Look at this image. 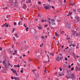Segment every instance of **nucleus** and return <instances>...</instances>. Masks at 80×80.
Segmentation results:
<instances>
[{"label":"nucleus","mask_w":80,"mask_h":80,"mask_svg":"<svg viewBox=\"0 0 80 80\" xmlns=\"http://www.w3.org/2000/svg\"><path fill=\"white\" fill-rule=\"evenodd\" d=\"M67 60H68V58H67V57H65V60L66 61H67Z\"/></svg>","instance_id":"30"},{"label":"nucleus","mask_w":80,"mask_h":80,"mask_svg":"<svg viewBox=\"0 0 80 80\" xmlns=\"http://www.w3.org/2000/svg\"><path fill=\"white\" fill-rule=\"evenodd\" d=\"M48 25H45V27H48Z\"/></svg>","instance_id":"58"},{"label":"nucleus","mask_w":80,"mask_h":80,"mask_svg":"<svg viewBox=\"0 0 80 80\" xmlns=\"http://www.w3.org/2000/svg\"><path fill=\"white\" fill-rule=\"evenodd\" d=\"M67 36V38H66L67 40H70V38L69 37L68 38V36Z\"/></svg>","instance_id":"23"},{"label":"nucleus","mask_w":80,"mask_h":80,"mask_svg":"<svg viewBox=\"0 0 80 80\" xmlns=\"http://www.w3.org/2000/svg\"><path fill=\"white\" fill-rule=\"evenodd\" d=\"M21 73H23V70H21Z\"/></svg>","instance_id":"60"},{"label":"nucleus","mask_w":80,"mask_h":80,"mask_svg":"<svg viewBox=\"0 0 80 80\" xmlns=\"http://www.w3.org/2000/svg\"><path fill=\"white\" fill-rule=\"evenodd\" d=\"M72 32V34L73 35H75L76 34V31H75L72 30L71 31Z\"/></svg>","instance_id":"6"},{"label":"nucleus","mask_w":80,"mask_h":80,"mask_svg":"<svg viewBox=\"0 0 80 80\" xmlns=\"http://www.w3.org/2000/svg\"><path fill=\"white\" fill-rule=\"evenodd\" d=\"M12 40H13V41H14V42H15L17 41V40H16V39L15 38V37H13L12 38Z\"/></svg>","instance_id":"10"},{"label":"nucleus","mask_w":80,"mask_h":80,"mask_svg":"<svg viewBox=\"0 0 80 80\" xmlns=\"http://www.w3.org/2000/svg\"><path fill=\"white\" fill-rule=\"evenodd\" d=\"M37 27H38L39 30H42V28L41 27H39L38 26V25L37 26Z\"/></svg>","instance_id":"17"},{"label":"nucleus","mask_w":80,"mask_h":80,"mask_svg":"<svg viewBox=\"0 0 80 80\" xmlns=\"http://www.w3.org/2000/svg\"><path fill=\"white\" fill-rule=\"evenodd\" d=\"M66 78H68V79H69V78H71V77L70 76H67V75H66Z\"/></svg>","instance_id":"16"},{"label":"nucleus","mask_w":80,"mask_h":80,"mask_svg":"<svg viewBox=\"0 0 80 80\" xmlns=\"http://www.w3.org/2000/svg\"><path fill=\"white\" fill-rule=\"evenodd\" d=\"M32 71L33 72H36V70H32Z\"/></svg>","instance_id":"34"},{"label":"nucleus","mask_w":80,"mask_h":80,"mask_svg":"<svg viewBox=\"0 0 80 80\" xmlns=\"http://www.w3.org/2000/svg\"><path fill=\"white\" fill-rule=\"evenodd\" d=\"M72 13H73V12H70L68 13V14L67 15V16H70V15H72Z\"/></svg>","instance_id":"9"},{"label":"nucleus","mask_w":80,"mask_h":80,"mask_svg":"<svg viewBox=\"0 0 80 80\" xmlns=\"http://www.w3.org/2000/svg\"><path fill=\"white\" fill-rule=\"evenodd\" d=\"M69 50H70V51H72V50H73V48H72V47H70L69 48Z\"/></svg>","instance_id":"20"},{"label":"nucleus","mask_w":80,"mask_h":80,"mask_svg":"<svg viewBox=\"0 0 80 80\" xmlns=\"http://www.w3.org/2000/svg\"><path fill=\"white\" fill-rule=\"evenodd\" d=\"M44 72H45L46 73H47V69H46L45 70Z\"/></svg>","instance_id":"48"},{"label":"nucleus","mask_w":80,"mask_h":80,"mask_svg":"<svg viewBox=\"0 0 80 80\" xmlns=\"http://www.w3.org/2000/svg\"><path fill=\"white\" fill-rule=\"evenodd\" d=\"M42 22H44V20L43 19H42L41 20Z\"/></svg>","instance_id":"57"},{"label":"nucleus","mask_w":80,"mask_h":80,"mask_svg":"<svg viewBox=\"0 0 80 80\" xmlns=\"http://www.w3.org/2000/svg\"><path fill=\"white\" fill-rule=\"evenodd\" d=\"M34 80H38V78H34Z\"/></svg>","instance_id":"49"},{"label":"nucleus","mask_w":80,"mask_h":80,"mask_svg":"<svg viewBox=\"0 0 80 80\" xmlns=\"http://www.w3.org/2000/svg\"><path fill=\"white\" fill-rule=\"evenodd\" d=\"M20 2L21 5H22V4H23L24 3V0H21Z\"/></svg>","instance_id":"12"},{"label":"nucleus","mask_w":80,"mask_h":80,"mask_svg":"<svg viewBox=\"0 0 80 80\" xmlns=\"http://www.w3.org/2000/svg\"><path fill=\"white\" fill-rule=\"evenodd\" d=\"M56 43L58 45V44H59L60 43V42H59V41H57Z\"/></svg>","instance_id":"22"},{"label":"nucleus","mask_w":80,"mask_h":80,"mask_svg":"<svg viewBox=\"0 0 80 80\" xmlns=\"http://www.w3.org/2000/svg\"><path fill=\"white\" fill-rule=\"evenodd\" d=\"M50 56H53L54 54L52 52H51L50 54Z\"/></svg>","instance_id":"15"},{"label":"nucleus","mask_w":80,"mask_h":80,"mask_svg":"<svg viewBox=\"0 0 80 80\" xmlns=\"http://www.w3.org/2000/svg\"><path fill=\"white\" fill-rule=\"evenodd\" d=\"M3 50V49L2 48H0V51H1V50Z\"/></svg>","instance_id":"43"},{"label":"nucleus","mask_w":80,"mask_h":80,"mask_svg":"<svg viewBox=\"0 0 80 80\" xmlns=\"http://www.w3.org/2000/svg\"><path fill=\"white\" fill-rule=\"evenodd\" d=\"M28 46H26L25 47V49H27V48H28Z\"/></svg>","instance_id":"39"},{"label":"nucleus","mask_w":80,"mask_h":80,"mask_svg":"<svg viewBox=\"0 0 80 80\" xmlns=\"http://www.w3.org/2000/svg\"><path fill=\"white\" fill-rule=\"evenodd\" d=\"M64 32H64V31H62L61 32V34H62V35H63V33H64Z\"/></svg>","instance_id":"27"},{"label":"nucleus","mask_w":80,"mask_h":80,"mask_svg":"<svg viewBox=\"0 0 80 80\" xmlns=\"http://www.w3.org/2000/svg\"><path fill=\"white\" fill-rule=\"evenodd\" d=\"M11 70H12V71L13 72V70H14V69L12 68V69H11Z\"/></svg>","instance_id":"53"},{"label":"nucleus","mask_w":80,"mask_h":80,"mask_svg":"<svg viewBox=\"0 0 80 80\" xmlns=\"http://www.w3.org/2000/svg\"><path fill=\"white\" fill-rule=\"evenodd\" d=\"M59 58H60V56H58L56 59V60H57V61L58 62V61H60V59H59Z\"/></svg>","instance_id":"4"},{"label":"nucleus","mask_w":80,"mask_h":80,"mask_svg":"<svg viewBox=\"0 0 80 80\" xmlns=\"http://www.w3.org/2000/svg\"><path fill=\"white\" fill-rule=\"evenodd\" d=\"M29 62H32V59H29Z\"/></svg>","instance_id":"52"},{"label":"nucleus","mask_w":80,"mask_h":80,"mask_svg":"<svg viewBox=\"0 0 80 80\" xmlns=\"http://www.w3.org/2000/svg\"><path fill=\"white\" fill-rule=\"evenodd\" d=\"M75 46H76L75 45H74V43H73L72 44V47H75Z\"/></svg>","instance_id":"54"},{"label":"nucleus","mask_w":80,"mask_h":80,"mask_svg":"<svg viewBox=\"0 0 80 80\" xmlns=\"http://www.w3.org/2000/svg\"><path fill=\"white\" fill-rule=\"evenodd\" d=\"M38 4H39V5H41V2L39 1V2H38Z\"/></svg>","instance_id":"42"},{"label":"nucleus","mask_w":80,"mask_h":80,"mask_svg":"<svg viewBox=\"0 0 80 80\" xmlns=\"http://www.w3.org/2000/svg\"><path fill=\"white\" fill-rule=\"evenodd\" d=\"M59 69L60 71H62V68H61L60 67L59 68Z\"/></svg>","instance_id":"40"},{"label":"nucleus","mask_w":80,"mask_h":80,"mask_svg":"<svg viewBox=\"0 0 80 80\" xmlns=\"http://www.w3.org/2000/svg\"><path fill=\"white\" fill-rule=\"evenodd\" d=\"M8 65H9V66H10V63L8 62Z\"/></svg>","instance_id":"55"},{"label":"nucleus","mask_w":80,"mask_h":80,"mask_svg":"<svg viewBox=\"0 0 80 80\" xmlns=\"http://www.w3.org/2000/svg\"><path fill=\"white\" fill-rule=\"evenodd\" d=\"M68 67L69 68H71V66L69 65Z\"/></svg>","instance_id":"59"},{"label":"nucleus","mask_w":80,"mask_h":80,"mask_svg":"<svg viewBox=\"0 0 80 80\" xmlns=\"http://www.w3.org/2000/svg\"><path fill=\"white\" fill-rule=\"evenodd\" d=\"M17 67H20V65H17L16 66Z\"/></svg>","instance_id":"45"},{"label":"nucleus","mask_w":80,"mask_h":80,"mask_svg":"<svg viewBox=\"0 0 80 80\" xmlns=\"http://www.w3.org/2000/svg\"><path fill=\"white\" fill-rule=\"evenodd\" d=\"M15 36L16 38H18V35L17 34H15Z\"/></svg>","instance_id":"19"},{"label":"nucleus","mask_w":80,"mask_h":80,"mask_svg":"<svg viewBox=\"0 0 80 80\" xmlns=\"http://www.w3.org/2000/svg\"><path fill=\"white\" fill-rule=\"evenodd\" d=\"M13 73H16L17 72V71L15 70H13V71H12Z\"/></svg>","instance_id":"26"},{"label":"nucleus","mask_w":80,"mask_h":80,"mask_svg":"<svg viewBox=\"0 0 80 80\" xmlns=\"http://www.w3.org/2000/svg\"><path fill=\"white\" fill-rule=\"evenodd\" d=\"M48 2L49 3H50V0H48Z\"/></svg>","instance_id":"62"},{"label":"nucleus","mask_w":80,"mask_h":80,"mask_svg":"<svg viewBox=\"0 0 80 80\" xmlns=\"http://www.w3.org/2000/svg\"><path fill=\"white\" fill-rule=\"evenodd\" d=\"M78 33H79V36H80V32H79Z\"/></svg>","instance_id":"64"},{"label":"nucleus","mask_w":80,"mask_h":80,"mask_svg":"<svg viewBox=\"0 0 80 80\" xmlns=\"http://www.w3.org/2000/svg\"><path fill=\"white\" fill-rule=\"evenodd\" d=\"M59 77H61V76H62V75H61V74H59Z\"/></svg>","instance_id":"46"},{"label":"nucleus","mask_w":80,"mask_h":80,"mask_svg":"<svg viewBox=\"0 0 80 80\" xmlns=\"http://www.w3.org/2000/svg\"><path fill=\"white\" fill-rule=\"evenodd\" d=\"M62 72H58V74H62Z\"/></svg>","instance_id":"51"},{"label":"nucleus","mask_w":80,"mask_h":80,"mask_svg":"<svg viewBox=\"0 0 80 80\" xmlns=\"http://www.w3.org/2000/svg\"><path fill=\"white\" fill-rule=\"evenodd\" d=\"M13 49H12L11 50L10 49H8L7 50L8 52H10V53L11 52H13Z\"/></svg>","instance_id":"8"},{"label":"nucleus","mask_w":80,"mask_h":80,"mask_svg":"<svg viewBox=\"0 0 80 80\" xmlns=\"http://www.w3.org/2000/svg\"><path fill=\"white\" fill-rule=\"evenodd\" d=\"M40 17V13H39L38 14V17Z\"/></svg>","instance_id":"47"},{"label":"nucleus","mask_w":80,"mask_h":80,"mask_svg":"<svg viewBox=\"0 0 80 80\" xmlns=\"http://www.w3.org/2000/svg\"><path fill=\"white\" fill-rule=\"evenodd\" d=\"M43 43H42V44H41L40 45V47H43Z\"/></svg>","instance_id":"21"},{"label":"nucleus","mask_w":80,"mask_h":80,"mask_svg":"<svg viewBox=\"0 0 80 80\" xmlns=\"http://www.w3.org/2000/svg\"><path fill=\"white\" fill-rule=\"evenodd\" d=\"M17 50H16L14 51V53H15V54H17Z\"/></svg>","instance_id":"28"},{"label":"nucleus","mask_w":80,"mask_h":80,"mask_svg":"<svg viewBox=\"0 0 80 80\" xmlns=\"http://www.w3.org/2000/svg\"><path fill=\"white\" fill-rule=\"evenodd\" d=\"M73 10H74V12H76V9H73Z\"/></svg>","instance_id":"31"},{"label":"nucleus","mask_w":80,"mask_h":80,"mask_svg":"<svg viewBox=\"0 0 80 80\" xmlns=\"http://www.w3.org/2000/svg\"><path fill=\"white\" fill-rule=\"evenodd\" d=\"M51 21L52 22L51 23L52 25H55V21H54V20H51Z\"/></svg>","instance_id":"5"},{"label":"nucleus","mask_w":80,"mask_h":80,"mask_svg":"<svg viewBox=\"0 0 80 80\" xmlns=\"http://www.w3.org/2000/svg\"><path fill=\"white\" fill-rule=\"evenodd\" d=\"M47 56L48 59V62H49V60H50V59H49V55H47Z\"/></svg>","instance_id":"24"},{"label":"nucleus","mask_w":80,"mask_h":80,"mask_svg":"<svg viewBox=\"0 0 80 80\" xmlns=\"http://www.w3.org/2000/svg\"><path fill=\"white\" fill-rule=\"evenodd\" d=\"M28 3H31V0H28Z\"/></svg>","instance_id":"32"},{"label":"nucleus","mask_w":80,"mask_h":80,"mask_svg":"<svg viewBox=\"0 0 80 80\" xmlns=\"http://www.w3.org/2000/svg\"><path fill=\"white\" fill-rule=\"evenodd\" d=\"M69 76L72 77H71V78H72V79H74V78H75V74L74 73H72V75H71Z\"/></svg>","instance_id":"3"},{"label":"nucleus","mask_w":80,"mask_h":80,"mask_svg":"<svg viewBox=\"0 0 80 80\" xmlns=\"http://www.w3.org/2000/svg\"><path fill=\"white\" fill-rule=\"evenodd\" d=\"M35 21L36 22H38V19L37 18H36L35 19Z\"/></svg>","instance_id":"36"},{"label":"nucleus","mask_w":80,"mask_h":80,"mask_svg":"<svg viewBox=\"0 0 80 80\" xmlns=\"http://www.w3.org/2000/svg\"><path fill=\"white\" fill-rule=\"evenodd\" d=\"M74 70V68H72L71 69V70L72 71V70Z\"/></svg>","instance_id":"44"},{"label":"nucleus","mask_w":80,"mask_h":80,"mask_svg":"<svg viewBox=\"0 0 80 80\" xmlns=\"http://www.w3.org/2000/svg\"><path fill=\"white\" fill-rule=\"evenodd\" d=\"M8 25L7 24L5 27H8Z\"/></svg>","instance_id":"61"},{"label":"nucleus","mask_w":80,"mask_h":80,"mask_svg":"<svg viewBox=\"0 0 80 80\" xmlns=\"http://www.w3.org/2000/svg\"><path fill=\"white\" fill-rule=\"evenodd\" d=\"M76 19H77V20L76 21L77 22H80L79 20H80V17L78 16H76L75 17Z\"/></svg>","instance_id":"2"},{"label":"nucleus","mask_w":80,"mask_h":80,"mask_svg":"<svg viewBox=\"0 0 80 80\" xmlns=\"http://www.w3.org/2000/svg\"><path fill=\"white\" fill-rule=\"evenodd\" d=\"M73 5H75V3L74 2H71V4L70 5V6H73Z\"/></svg>","instance_id":"18"},{"label":"nucleus","mask_w":80,"mask_h":80,"mask_svg":"<svg viewBox=\"0 0 80 80\" xmlns=\"http://www.w3.org/2000/svg\"><path fill=\"white\" fill-rule=\"evenodd\" d=\"M11 78H12V79H15V77L13 78V77H11Z\"/></svg>","instance_id":"41"},{"label":"nucleus","mask_w":80,"mask_h":80,"mask_svg":"<svg viewBox=\"0 0 80 80\" xmlns=\"http://www.w3.org/2000/svg\"><path fill=\"white\" fill-rule=\"evenodd\" d=\"M47 21L49 22V25H51V22L50 21H48V20Z\"/></svg>","instance_id":"29"},{"label":"nucleus","mask_w":80,"mask_h":80,"mask_svg":"<svg viewBox=\"0 0 80 80\" xmlns=\"http://www.w3.org/2000/svg\"><path fill=\"white\" fill-rule=\"evenodd\" d=\"M60 21H62L61 20H57V22H60Z\"/></svg>","instance_id":"35"},{"label":"nucleus","mask_w":80,"mask_h":80,"mask_svg":"<svg viewBox=\"0 0 80 80\" xmlns=\"http://www.w3.org/2000/svg\"><path fill=\"white\" fill-rule=\"evenodd\" d=\"M14 79L15 80H20V79L18 77H15Z\"/></svg>","instance_id":"13"},{"label":"nucleus","mask_w":80,"mask_h":80,"mask_svg":"<svg viewBox=\"0 0 80 80\" xmlns=\"http://www.w3.org/2000/svg\"><path fill=\"white\" fill-rule=\"evenodd\" d=\"M18 25L19 26H20V25H21V21H20L18 23Z\"/></svg>","instance_id":"25"},{"label":"nucleus","mask_w":80,"mask_h":80,"mask_svg":"<svg viewBox=\"0 0 80 80\" xmlns=\"http://www.w3.org/2000/svg\"><path fill=\"white\" fill-rule=\"evenodd\" d=\"M23 7L24 9H25L27 8V4H23Z\"/></svg>","instance_id":"7"},{"label":"nucleus","mask_w":80,"mask_h":80,"mask_svg":"<svg viewBox=\"0 0 80 80\" xmlns=\"http://www.w3.org/2000/svg\"><path fill=\"white\" fill-rule=\"evenodd\" d=\"M26 31L27 32L28 31V27H27L26 28Z\"/></svg>","instance_id":"38"},{"label":"nucleus","mask_w":80,"mask_h":80,"mask_svg":"<svg viewBox=\"0 0 80 80\" xmlns=\"http://www.w3.org/2000/svg\"><path fill=\"white\" fill-rule=\"evenodd\" d=\"M76 36H79V34L78 33H77Z\"/></svg>","instance_id":"56"},{"label":"nucleus","mask_w":80,"mask_h":80,"mask_svg":"<svg viewBox=\"0 0 80 80\" xmlns=\"http://www.w3.org/2000/svg\"><path fill=\"white\" fill-rule=\"evenodd\" d=\"M14 25H17V22H15L14 23Z\"/></svg>","instance_id":"37"},{"label":"nucleus","mask_w":80,"mask_h":80,"mask_svg":"<svg viewBox=\"0 0 80 80\" xmlns=\"http://www.w3.org/2000/svg\"><path fill=\"white\" fill-rule=\"evenodd\" d=\"M55 35L56 37H59V34H58L57 32H55Z\"/></svg>","instance_id":"14"},{"label":"nucleus","mask_w":80,"mask_h":80,"mask_svg":"<svg viewBox=\"0 0 80 80\" xmlns=\"http://www.w3.org/2000/svg\"><path fill=\"white\" fill-rule=\"evenodd\" d=\"M78 68H79L77 67V66H76L75 68V70H76V71H78Z\"/></svg>","instance_id":"11"},{"label":"nucleus","mask_w":80,"mask_h":80,"mask_svg":"<svg viewBox=\"0 0 80 80\" xmlns=\"http://www.w3.org/2000/svg\"><path fill=\"white\" fill-rule=\"evenodd\" d=\"M42 39H44V36H42Z\"/></svg>","instance_id":"50"},{"label":"nucleus","mask_w":80,"mask_h":80,"mask_svg":"<svg viewBox=\"0 0 80 80\" xmlns=\"http://www.w3.org/2000/svg\"><path fill=\"white\" fill-rule=\"evenodd\" d=\"M62 58H63V57H60L59 60H62Z\"/></svg>","instance_id":"33"},{"label":"nucleus","mask_w":80,"mask_h":80,"mask_svg":"<svg viewBox=\"0 0 80 80\" xmlns=\"http://www.w3.org/2000/svg\"><path fill=\"white\" fill-rule=\"evenodd\" d=\"M47 6H45L44 7V8L46 10H47L48 9L50 10V5H47Z\"/></svg>","instance_id":"1"},{"label":"nucleus","mask_w":80,"mask_h":80,"mask_svg":"<svg viewBox=\"0 0 80 80\" xmlns=\"http://www.w3.org/2000/svg\"><path fill=\"white\" fill-rule=\"evenodd\" d=\"M23 57H25L26 56V55H25V54H23Z\"/></svg>","instance_id":"63"}]
</instances>
